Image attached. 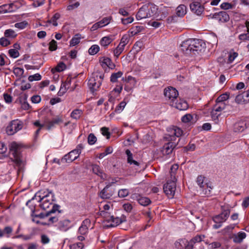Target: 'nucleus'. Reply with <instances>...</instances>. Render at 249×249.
<instances>
[{"instance_id": "f257e3e1", "label": "nucleus", "mask_w": 249, "mask_h": 249, "mask_svg": "<svg viewBox=\"0 0 249 249\" xmlns=\"http://www.w3.org/2000/svg\"><path fill=\"white\" fill-rule=\"evenodd\" d=\"M203 44L202 40L190 38L182 42L180 49L186 55H196L204 49Z\"/></svg>"}, {"instance_id": "f03ea898", "label": "nucleus", "mask_w": 249, "mask_h": 249, "mask_svg": "<svg viewBox=\"0 0 249 249\" xmlns=\"http://www.w3.org/2000/svg\"><path fill=\"white\" fill-rule=\"evenodd\" d=\"M169 134H166V138L169 141L165 143L161 150L163 155L168 156L172 153L174 148L177 146L178 142H174L176 137H179L183 134V131L179 127L173 126L168 129Z\"/></svg>"}, {"instance_id": "7ed1b4c3", "label": "nucleus", "mask_w": 249, "mask_h": 249, "mask_svg": "<svg viewBox=\"0 0 249 249\" xmlns=\"http://www.w3.org/2000/svg\"><path fill=\"white\" fill-rule=\"evenodd\" d=\"M158 7L152 3L143 5L138 12L136 17L137 20L154 17L157 15Z\"/></svg>"}, {"instance_id": "20e7f679", "label": "nucleus", "mask_w": 249, "mask_h": 249, "mask_svg": "<svg viewBox=\"0 0 249 249\" xmlns=\"http://www.w3.org/2000/svg\"><path fill=\"white\" fill-rule=\"evenodd\" d=\"M196 182L199 187L201 195L206 196L210 195L213 186L212 183L208 180L205 177L202 175L198 176L196 178Z\"/></svg>"}, {"instance_id": "39448f33", "label": "nucleus", "mask_w": 249, "mask_h": 249, "mask_svg": "<svg viewBox=\"0 0 249 249\" xmlns=\"http://www.w3.org/2000/svg\"><path fill=\"white\" fill-rule=\"evenodd\" d=\"M231 211L229 208H225L222 207L221 213L213 217V221L215 223L213 225V228L218 229L220 228L222 224L225 222L229 217Z\"/></svg>"}, {"instance_id": "423d86ee", "label": "nucleus", "mask_w": 249, "mask_h": 249, "mask_svg": "<svg viewBox=\"0 0 249 249\" xmlns=\"http://www.w3.org/2000/svg\"><path fill=\"white\" fill-rule=\"evenodd\" d=\"M23 127V122L19 120L15 119L10 121L6 126L5 131L8 135H13L22 129Z\"/></svg>"}, {"instance_id": "0eeeda50", "label": "nucleus", "mask_w": 249, "mask_h": 249, "mask_svg": "<svg viewBox=\"0 0 249 249\" xmlns=\"http://www.w3.org/2000/svg\"><path fill=\"white\" fill-rule=\"evenodd\" d=\"M20 145L16 142H12L9 147L10 151L14 157L13 161L18 166L20 165L22 161L20 156Z\"/></svg>"}, {"instance_id": "6e6552de", "label": "nucleus", "mask_w": 249, "mask_h": 249, "mask_svg": "<svg viewBox=\"0 0 249 249\" xmlns=\"http://www.w3.org/2000/svg\"><path fill=\"white\" fill-rule=\"evenodd\" d=\"M91 222L89 219H86L82 222V224L78 230V233L81 235L77 237L79 241H83L85 240L84 235H86L89 231V229L90 227Z\"/></svg>"}, {"instance_id": "1a4fd4ad", "label": "nucleus", "mask_w": 249, "mask_h": 249, "mask_svg": "<svg viewBox=\"0 0 249 249\" xmlns=\"http://www.w3.org/2000/svg\"><path fill=\"white\" fill-rule=\"evenodd\" d=\"M53 201V195L51 192H48L47 194L40 198L39 201L41 202L40 207L44 210H46L49 208L50 206L52 204Z\"/></svg>"}, {"instance_id": "9d476101", "label": "nucleus", "mask_w": 249, "mask_h": 249, "mask_svg": "<svg viewBox=\"0 0 249 249\" xmlns=\"http://www.w3.org/2000/svg\"><path fill=\"white\" fill-rule=\"evenodd\" d=\"M176 189V184L175 181L168 180L166 184L163 186V190L164 193L169 197L172 198L175 195Z\"/></svg>"}, {"instance_id": "9b49d317", "label": "nucleus", "mask_w": 249, "mask_h": 249, "mask_svg": "<svg viewBox=\"0 0 249 249\" xmlns=\"http://www.w3.org/2000/svg\"><path fill=\"white\" fill-rule=\"evenodd\" d=\"M105 220L110 223L107 225L109 227H114L118 226L122 222L126 221V217L124 215H122L121 217H114L113 215L106 216Z\"/></svg>"}, {"instance_id": "f8f14e48", "label": "nucleus", "mask_w": 249, "mask_h": 249, "mask_svg": "<svg viewBox=\"0 0 249 249\" xmlns=\"http://www.w3.org/2000/svg\"><path fill=\"white\" fill-rule=\"evenodd\" d=\"M101 85V81L99 80L98 76L93 75L88 82V86L92 93L97 91Z\"/></svg>"}, {"instance_id": "ddd939ff", "label": "nucleus", "mask_w": 249, "mask_h": 249, "mask_svg": "<svg viewBox=\"0 0 249 249\" xmlns=\"http://www.w3.org/2000/svg\"><path fill=\"white\" fill-rule=\"evenodd\" d=\"M164 95L167 99L170 100L173 103L176 100L178 95V93L176 89L170 87L165 89Z\"/></svg>"}, {"instance_id": "4468645a", "label": "nucleus", "mask_w": 249, "mask_h": 249, "mask_svg": "<svg viewBox=\"0 0 249 249\" xmlns=\"http://www.w3.org/2000/svg\"><path fill=\"white\" fill-rule=\"evenodd\" d=\"M225 107V103L216 102L214 108L211 112L212 117L214 120L215 121L216 123H217L219 121L218 117L220 115V114H217V112H221L224 110Z\"/></svg>"}, {"instance_id": "2eb2a0df", "label": "nucleus", "mask_w": 249, "mask_h": 249, "mask_svg": "<svg viewBox=\"0 0 249 249\" xmlns=\"http://www.w3.org/2000/svg\"><path fill=\"white\" fill-rule=\"evenodd\" d=\"M115 190L111 185H107L100 193L99 196L102 199H109L114 194Z\"/></svg>"}, {"instance_id": "dca6fc26", "label": "nucleus", "mask_w": 249, "mask_h": 249, "mask_svg": "<svg viewBox=\"0 0 249 249\" xmlns=\"http://www.w3.org/2000/svg\"><path fill=\"white\" fill-rule=\"evenodd\" d=\"M132 198L142 206H146L150 204L151 202L150 199L146 196H144L139 194H134L132 195Z\"/></svg>"}, {"instance_id": "f3484780", "label": "nucleus", "mask_w": 249, "mask_h": 249, "mask_svg": "<svg viewBox=\"0 0 249 249\" xmlns=\"http://www.w3.org/2000/svg\"><path fill=\"white\" fill-rule=\"evenodd\" d=\"M193 1L190 4L191 10L197 15H200L204 11V7L201 5V3L200 2L196 0Z\"/></svg>"}, {"instance_id": "a211bd4d", "label": "nucleus", "mask_w": 249, "mask_h": 249, "mask_svg": "<svg viewBox=\"0 0 249 249\" xmlns=\"http://www.w3.org/2000/svg\"><path fill=\"white\" fill-rule=\"evenodd\" d=\"M175 245L177 249H192V245L190 246L189 241L185 238L178 239Z\"/></svg>"}, {"instance_id": "6ab92c4d", "label": "nucleus", "mask_w": 249, "mask_h": 249, "mask_svg": "<svg viewBox=\"0 0 249 249\" xmlns=\"http://www.w3.org/2000/svg\"><path fill=\"white\" fill-rule=\"evenodd\" d=\"M213 18L215 19L219 22H225L229 20V16L225 11H221L217 13H215L213 16Z\"/></svg>"}, {"instance_id": "aec40b11", "label": "nucleus", "mask_w": 249, "mask_h": 249, "mask_svg": "<svg viewBox=\"0 0 249 249\" xmlns=\"http://www.w3.org/2000/svg\"><path fill=\"white\" fill-rule=\"evenodd\" d=\"M247 128V123L245 121L240 120L237 122L233 126V131L240 133L243 132Z\"/></svg>"}, {"instance_id": "412c9836", "label": "nucleus", "mask_w": 249, "mask_h": 249, "mask_svg": "<svg viewBox=\"0 0 249 249\" xmlns=\"http://www.w3.org/2000/svg\"><path fill=\"white\" fill-rule=\"evenodd\" d=\"M92 170L93 173L100 177L102 179L106 180L107 179V175L103 172L98 165H92Z\"/></svg>"}, {"instance_id": "4be33fe9", "label": "nucleus", "mask_w": 249, "mask_h": 249, "mask_svg": "<svg viewBox=\"0 0 249 249\" xmlns=\"http://www.w3.org/2000/svg\"><path fill=\"white\" fill-rule=\"evenodd\" d=\"M71 84V78L68 77L66 81L61 84L60 89L58 92V95L60 96H62L67 90L69 89Z\"/></svg>"}, {"instance_id": "5701e85b", "label": "nucleus", "mask_w": 249, "mask_h": 249, "mask_svg": "<svg viewBox=\"0 0 249 249\" xmlns=\"http://www.w3.org/2000/svg\"><path fill=\"white\" fill-rule=\"evenodd\" d=\"M171 106L180 110H185L188 108V105L186 101L180 99L177 102L171 104Z\"/></svg>"}, {"instance_id": "b1692460", "label": "nucleus", "mask_w": 249, "mask_h": 249, "mask_svg": "<svg viewBox=\"0 0 249 249\" xmlns=\"http://www.w3.org/2000/svg\"><path fill=\"white\" fill-rule=\"evenodd\" d=\"M78 157V155L75 154L74 150L70 152L68 154L65 155L62 159V162H71L76 160Z\"/></svg>"}, {"instance_id": "393cba45", "label": "nucleus", "mask_w": 249, "mask_h": 249, "mask_svg": "<svg viewBox=\"0 0 249 249\" xmlns=\"http://www.w3.org/2000/svg\"><path fill=\"white\" fill-rule=\"evenodd\" d=\"M71 221L68 219H64L60 221L58 223V228L62 231H67L70 227Z\"/></svg>"}, {"instance_id": "a878e982", "label": "nucleus", "mask_w": 249, "mask_h": 249, "mask_svg": "<svg viewBox=\"0 0 249 249\" xmlns=\"http://www.w3.org/2000/svg\"><path fill=\"white\" fill-rule=\"evenodd\" d=\"M246 237V233L244 232H239L232 235L233 241L235 243H240Z\"/></svg>"}, {"instance_id": "bb28decb", "label": "nucleus", "mask_w": 249, "mask_h": 249, "mask_svg": "<svg viewBox=\"0 0 249 249\" xmlns=\"http://www.w3.org/2000/svg\"><path fill=\"white\" fill-rule=\"evenodd\" d=\"M102 63V67L107 66L109 69H113L115 67V64L112 62V60L108 57H103L102 60H100Z\"/></svg>"}, {"instance_id": "cd10ccee", "label": "nucleus", "mask_w": 249, "mask_h": 249, "mask_svg": "<svg viewBox=\"0 0 249 249\" xmlns=\"http://www.w3.org/2000/svg\"><path fill=\"white\" fill-rule=\"evenodd\" d=\"M13 3L3 4L0 6V13H10L14 11Z\"/></svg>"}, {"instance_id": "c85d7f7f", "label": "nucleus", "mask_w": 249, "mask_h": 249, "mask_svg": "<svg viewBox=\"0 0 249 249\" xmlns=\"http://www.w3.org/2000/svg\"><path fill=\"white\" fill-rule=\"evenodd\" d=\"M205 237L204 235H196L193 238H192L189 241V245H192V249H194V245L196 243H200L203 241V239Z\"/></svg>"}, {"instance_id": "c756f323", "label": "nucleus", "mask_w": 249, "mask_h": 249, "mask_svg": "<svg viewBox=\"0 0 249 249\" xmlns=\"http://www.w3.org/2000/svg\"><path fill=\"white\" fill-rule=\"evenodd\" d=\"M125 154L127 155V162L131 165L133 164L135 167H139V163L133 160V155L131 151L127 149L125 151Z\"/></svg>"}, {"instance_id": "7c9ffc66", "label": "nucleus", "mask_w": 249, "mask_h": 249, "mask_svg": "<svg viewBox=\"0 0 249 249\" xmlns=\"http://www.w3.org/2000/svg\"><path fill=\"white\" fill-rule=\"evenodd\" d=\"M83 37L80 34H75L70 41V46L73 47L78 44Z\"/></svg>"}, {"instance_id": "2f4dec72", "label": "nucleus", "mask_w": 249, "mask_h": 249, "mask_svg": "<svg viewBox=\"0 0 249 249\" xmlns=\"http://www.w3.org/2000/svg\"><path fill=\"white\" fill-rule=\"evenodd\" d=\"M187 12V8L184 4L179 5L176 9V13L178 17H183Z\"/></svg>"}, {"instance_id": "473e14b6", "label": "nucleus", "mask_w": 249, "mask_h": 249, "mask_svg": "<svg viewBox=\"0 0 249 249\" xmlns=\"http://www.w3.org/2000/svg\"><path fill=\"white\" fill-rule=\"evenodd\" d=\"M112 40L113 39L110 36H107L103 37L101 39L100 43L101 46L107 47L111 43Z\"/></svg>"}, {"instance_id": "72a5a7b5", "label": "nucleus", "mask_w": 249, "mask_h": 249, "mask_svg": "<svg viewBox=\"0 0 249 249\" xmlns=\"http://www.w3.org/2000/svg\"><path fill=\"white\" fill-rule=\"evenodd\" d=\"M245 25L247 29V33L239 35V38L240 40H249V21H246L245 22Z\"/></svg>"}, {"instance_id": "f704fd0d", "label": "nucleus", "mask_w": 249, "mask_h": 249, "mask_svg": "<svg viewBox=\"0 0 249 249\" xmlns=\"http://www.w3.org/2000/svg\"><path fill=\"white\" fill-rule=\"evenodd\" d=\"M143 30H144V28L143 26H135L132 27L130 29V32L132 36H134L138 34L139 33L142 32Z\"/></svg>"}, {"instance_id": "c9c22d12", "label": "nucleus", "mask_w": 249, "mask_h": 249, "mask_svg": "<svg viewBox=\"0 0 249 249\" xmlns=\"http://www.w3.org/2000/svg\"><path fill=\"white\" fill-rule=\"evenodd\" d=\"M60 17V14L58 13H56L50 19L47 21V22L49 23L50 24H52L54 26H57L58 25L57 20Z\"/></svg>"}, {"instance_id": "e433bc0d", "label": "nucleus", "mask_w": 249, "mask_h": 249, "mask_svg": "<svg viewBox=\"0 0 249 249\" xmlns=\"http://www.w3.org/2000/svg\"><path fill=\"white\" fill-rule=\"evenodd\" d=\"M82 114V111L81 110L79 109H76L73 110L71 113V116L73 119L75 120H77L79 119L81 117V115Z\"/></svg>"}, {"instance_id": "4c0bfd02", "label": "nucleus", "mask_w": 249, "mask_h": 249, "mask_svg": "<svg viewBox=\"0 0 249 249\" xmlns=\"http://www.w3.org/2000/svg\"><path fill=\"white\" fill-rule=\"evenodd\" d=\"M123 72L119 71L116 73H113L110 77V81L114 83L117 81V79L123 75Z\"/></svg>"}, {"instance_id": "58836bf2", "label": "nucleus", "mask_w": 249, "mask_h": 249, "mask_svg": "<svg viewBox=\"0 0 249 249\" xmlns=\"http://www.w3.org/2000/svg\"><path fill=\"white\" fill-rule=\"evenodd\" d=\"M99 50L100 48L98 45H93L89 49V53L90 55H94L99 51Z\"/></svg>"}, {"instance_id": "ea45409f", "label": "nucleus", "mask_w": 249, "mask_h": 249, "mask_svg": "<svg viewBox=\"0 0 249 249\" xmlns=\"http://www.w3.org/2000/svg\"><path fill=\"white\" fill-rule=\"evenodd\" d=\"M229 98V94L225 93L221 94L219 96L216 100V102H219L221 103H225L224 101L228 100Z\"/></svg>"}, {"instance_id": "a19ab883", "label": "nucleus", "mask_w": 249, "mask_h": 249, "mask_svg": "<svg viewBox=\"0 0 249 249\" xmlns=\"http://www.w3.org/2000/svg\"><path fill=\"white\" fill-rule=\"evenodd\" d=\"M17 35L15 32L12 29L6 30L4 32V36L6 37L14 38Z\"/></svg>"}, {"instance_id": "79ce46f5", "label": "nucleus", "mask_w": 249, "mask_h": 249, "mask_svg": "<svg viewBox=\"0 0 249 249\" xmlns=\"http://www.w3.org/2000/svg\"><path fill=\"white\" fill-rule=\"evenodd\" d=\"M126 103L124 101L121 102L116 107L115 109V112L116 113H121L123 109H124L125 106H126Z\"/></svg>"}, {"instance_id": "37998d69", "label": "nucleus", "mask_w": 249, "mask_h": 249, "mask_svg": "<svg viewBox=\"0 0 249 249\" xmlns=\"http://www.w3.org/2000/svg\"><path fill=\"white\" fill-rule=\"evenodd\" d=\"M129 194V191L127 189H122L118 191V195L119 197L124 198L127 196Z\"/></svg>"}, {"instance_id": "c03bdc74", "label": "nucleus", "mask_w": 249, "mask_h": 249, "mask_svg": "<svg viewBox=\"0 0 249 249\" xmlns=\"http://www.w3.org/2000/svg\"><path fill=\"white\" fill-rule=\"evenodd\" d=\"M124 47L122 45H118L114 51V54L116 57H118L124 50Z\"/></svg>"}, {"instance_id": "a18cd8bd", "label": "nucleus", "mask_w": 249, "mask_h": 249, "mask_svg": "<svg viewBox=\"0 0 249 249\" xmlns=\"http://www.w3.org/2000/svg\"><path fill=\"white\" fill-rule=\"evenodd\" d=\"M2 231L3 233V236H5L7 237H9L10 234L13 231V229L11 227L6 226L4 228Z\"/></svg>"}, {"instance_id": "49530a36", "label": "nucleus", "mask_w": 249, "mask_h": 249, "mask_svg": "<svg viewBox=\"0 0 249 249\" xmlns=\"http://www.w3.org/2000/svg\"><path fill=\"white\" fill-rule=\"evenodd\" d=\"M96 141L97 138L96 136L93 133L89 134L88 138V142L89 144L90 145H93Z\"/></svg>"}, {"instance_id": "de8ad7c7", "label": "nucleus", "mask_w": 249, "mask_h": 249, "mask_svg": "<svg viewBox=\"0 0 249 249\" xmlns=\"http://www.w3.org/2000/svg\"><path fill=\"white\" fill-rule=\"evenodd\" d=\"M41 75L39 73H36L34 75H30L28 77V80L30 82L34 81H38L41 80Z\"/></svg>"}, {"instance_id": "09e8293b", "label": "nucleus", "mask_w": 249, "mask_h": 249, "mask_svg": "<svg viewBox=\"0 0 249 249\" xmlns=\"http://www.w3.org/2000/svg\"><path fill=\"white\" fill-rule=\"evenodd\" d=\"M235 101L238 104H240L242 102H247V101L245 100L244 92L242 94H238L237 95Z\"/></svg>"}, {"instance_id": "8fccbe9b", "label": "nucleus", "mask_w": 249, "mask_h": 249, "mask_svg": "<svg viewBox=\"0 0 249 249\" xmlns=\"http://www.w3.org/2000/svg\"><path fill=\"white\" fill-rule=\"evenodd\" d=\"M101 131L103 136H106L107 139H108L110 136V133L109 132V128L106 127H103L101 128Z\"/></svg>"}, {"instance_id": "3c124183", "label": "nucleus", "mask_w": 249, "mask_h": 249, "mask_svg": "<svg viewBox=\"0 0 249 249\" xmlns=\"http://www.w3.org/2000/svg\"><path fill=\"white\" fill-rule=\"evenodd\" d=\"M193 116L191 114H187L181 118V121L183 123H189L193 119Z\"/></svg>"}, {"instance_id": "603ef678", "label": "nucleus", "mask_w": 249, "mask_h": 249, "mask_svg": "<svg viewBox=\"0 0 249 249\" xmlns=\"http://www.w3.org/2000/svg\"><path fill=\"white\" fill-rule=\"evenodd\" d=\"M27 25L28 22L26 21H23L20 22L16 23L15 24V27L19 29H23L27 26Z\"/></svg>"}, {"instance_id": "864d4df0", "label": "nucleus", "mask_w": 249, "mask_h": 249, "mask_svg": "<svg viewBox=\"0 0 249 249\" xmlns=\"http://www.w3.org/2000/svg\"><path fill=\"white\" fill-rule=\"evenodd\" d=\"M57 42L54 39H53L49 43V50L51 51H53L57 49Z\"/></svg>"}, {"instance_id": "5fc2aeb1", "label": "nucleus", "mask_w": 249, "mask_h": 249, "mask_svg": "<svg viewBox=\"0 0 249 249\" xmlns=\"http://www.w3.org/2000/svg\"><path fill=\"white\" fill-rule=\"evenodd\" d=\"M222 247L221 244L219 242H213L209 244V248L212 249H216Z\"/></svg>"}, {"instance_id": "6e6d98bb", "label": "nucleus", "mask_w": 249, "mask_h": 249, "mask_svg": "<svg viewBox=\"0 0 249 249\" xmlns=\"http://www.w3.org/2000/svg\"><path fill=\"white\" fill-rule=\"evenodd\" d=\"M238 56V53L235 52H230L228 56V62L231 63L233 61L234 59Z\"/></svg>"}, {"instance_id": "4d7b16f0", "label": "nucleus", "mask_w": 249, "mask_h": 249, "mask_svg": "<svg viewBox=\"0 0 249 249\" xmlns=\"http://www.w3.org/2000/svg\"><path fill=\"white\" fill-rule=\"evenodd\" d=\"M24 70L20 68H15L14 69L13 72L14 74L18 76H22L24 73Z\"/></svg>"}, {"instance_id": "13d9d810", "label": "nucleus", "mask_w": 249, "mask_h": 249, "mask_svg": "<svg viewBox=\"0 0 249 249\" xmlns=\"http://www.w3.org/2000/svg\"><path fill=\"white\" fill-rule=\"evenodd\" d=\"M84 247V245L81 242H78L71 245L70 247V249H82Z\"/></svg>"}, {"instance_id": "bf43d9fd", "label": "nucleus", "mask_w": 249, "mask_h": 249, "mask_svg": "<svg viewBox=\"0 0 249 249\" xmlns=\"http://www.w3.org/2000/svg\"><path fill=\"white\" fill-rule=\"evenodd\" d=\"M8 52L10 56L13 58H17L19 54L18 50L14 49H10Z\"/></svg>"}, {"instance_id": "052dcab7", "label": "nucleus", "mask_w": 249, "mask_h": 249, "mask_svg": "<svg viewBox=\"0 0 249 249\" xmlns=\"http://www.w3.org/2000/svg\"><path fill=\"white\" fill-rule=\"evenodd\" d=\"M27 99L26 95L23 98V102L21 104V108L24 110H28L30 108L29 104L25 101Z\"/></svg>"}, {"instance_id": "680f3d73", "label": "nucleus", "mask_w": 249, "mask_h": 249, "mask_svg": "<svg viewBox=\"0 0 249 249\" xmlns=\"http://www.w3.org/2000/svg\"><path fill=\"white\" fill-rule=\"evenodd\" d=\"M122 23L124 25H126L128 23H132L133 20L134 18H133L131 17H127L126 18H122L121 19Z\"/></svg>"}, {"instance_id": "e2e57ef3", "label": "nucleus", "mask_w": 249, "mask_h": 249, "mask_svg": "<svg viewBox=\"0 0 249 249\" xmlns=\"http://www.w3.org/2000/svg\"><path fill=\"white\" fill-rule=\"evenodd\" d=\"M10 44V41L7 38L2 37L0 39V45L2 46L6 47Z\"/></svg>"}, {"instance_id": "0e129e2a", "label": "nucleus", "mask_w": 249, "mask_h": 249, "mask_svg": "<svg viewBox=\"0 0 249 249\" xmlns=\"http://www.w3.org/2000/svg\"><path fill=\"white\" fill-rule=\"evenodd\" d=\"M220 7L224 10H228L232 8V5L229 2H223L221 4Z\"/></svg>"}, {"instance_id": "69168bd1", "label": "nucleus", "mask_w": 249, "mask_h": 249, "mask_svg": "<svg viewBox=\"0 0 249 249\" xmlns=\"http://www.w3.org/2000/svg\"><path fill=\"white\" fill-rule=\"evenodd\" d=\"M128 42V38L127 35L123 36L121 40V42L119 43V45H122V46L124 47L127 44Z\"/></svg>"}, {"instance_id": "338daca9", "label": "nucleus", "mask_w": 249, "mask_h": 249, "mask_svg": "<svg viewBox=\"0 0 249 249\" xmlns=\"http://www.w3.org/2000/svg\"><path fill=\"white\" fill-rule=\"evenodd\" d=\"M53 123L54 124H59L60 123H62L63 122L62 116H57L54 118H53L52 120Z\"/></svg>"}, {"instance_id": "774afa93", "label": "nucleus", "mask_w": 249, "mask_h": 249, "mask_svg": "<svg viewBox=\"0 0 249 249\" xmlns=\"http://www.w3.org/2000/svg\"><path fill=\"white\" fill-rule=\"evenodd\" d=\"M50 239L49 237L45 235L42 234L41 236V242L43 244H46L50 242Z\"/></svg>"}]
</instances>
